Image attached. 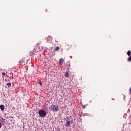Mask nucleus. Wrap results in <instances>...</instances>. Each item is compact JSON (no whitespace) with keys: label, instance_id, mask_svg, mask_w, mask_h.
<instances>
[{"label":"nucleus","instance_id":"nucleus-4","mask_svg":"<svg viewBox=\"0 0 131 131\" xmlns=\"http://www.w3.org/2000/svg\"><path fill=\"white\" fill-rule=\"evenodd\" d=\"M19 64H20V65H24L25 64V59L23 58L21 60H20Z\"/></svg>","mask_w":131,"mask_h":131},{"label":"nucleus","instance_id":"nucleus-10","mask_svg":"<svg viewBox=\"0 0 131 131\" xmlns=\"http://www.w3.org/2000/svg\"><path fill=\"white\" fill-rule=\"evenodd\" d=\"M43 83V81H41L39 82V84H40V86H42V84Z\"/></svg>","mask_w":131,"mask_h":131},{"label":"nucleus","instance_id":"nucleus-13","mask_svg":"<svg viewBox=\"0 0 131 131\" xmlns=\"http://www.w3.org/2000/svg\"><path fill=\"white\" fill-rule=\"evenodd\" d=\"M7 86H8L9 88H11V86H12V85L11 84V83H7Z\"/></svg>","mask_w":131,"mask_h":131},{"label":"nucleus","instance_id":"nucleus-17","mask_svg":"<svg viewBox=\"0 0 131 131\" xmlns=\"http://www.w3.org/2000/svg\"><path fill=\"white\" fill-rule=\"evenodd\" d=\"M2 123L0 122V129L2 128Z\"/></svg>","mask_w":131,"mask_h":131},{"label":"nucleus","instance_id":"nucleus-19","mask_svg":"<svg viewBox=\"0 0 131 131\" xmlns=\"http://www.w3.org/2000/svg\"><path fill=\"white\" fill-rule=\"evenodd\" d=\"M83 108H85V105H84V106H83Z\"/></svg>","mask_w":131,"mask_h":131},{"label":"nucleus","instance_id":"nucleus-20","mask_svg":"<svg viewBox=\"0 0 131 131\" xmlns=\"http://www.w3.org/2000/svg\"><path fill=\"white\" fill-rule=\"evenodd\" d=\"M10 78H11V79H12V78H13V77H11Z\"/></svg>","mask_w":131,"mask_h":131},{"label":"nucleus","instance_id":"nucleus-12","mask_svg":"<svg viewBox=\"0 0 131 131\" xmlns=\"http://www.w3.org/2000/svg\"><path fill=\"white\" fill-rule=\"evenodd\" d=\"M130 54H131L130 51H128L127 52V55H128V56H130Z\"/></svg>","mask_w":131,"mask_h":131},{"label":"nucleus","instance_id":"nucleus-2","mask_svg":"<svg viewBox=\"0 0 131 131\" xmlns=\"http://www.w3.org/2000/svg\"><path fill=\"white\" fill-rule=\"evenodd\" d=\"M51 109L53 111V112H57V111H59V106L58 105H52L51 106Z\"/></svg>","mask_w":131,"mask_h":131},{"label":"nucleus","instance_id":"nucleus-7","mask_svg":"<svg viewBox=\"0 0 131 131\" xmlns=\"http://www.w3.org/2000/svg\"><path fill=\"white\" fill-rule=\"evenodd\" d=\"M60 48L59 46L55 47L54 48V51L57 52V51H59V50H60Z\"/></svg>","mask_w":131,"mask_h":131},{"label":"nucleus","instance_id":"nucleus-3","mask_svg":"<svg viewBox=\"0 0 131 131\" xmlns=\"http://www.w3.org/2000/svg\"><path fill=\"white\" fill-rule=\"evenodd\" d=\"M47 41L48 42H52V40H53V38H52V37H51L50 36H48L47 38Z\"/></svg>","mask_w":131,"mask_h":131},{"label":"nucleus","instance_id":"nucleus-15","mask_svg":"<svg viewBox=\"0 0 131 131\" xmlns=\"http://www.w3.org/2000/svg\"><path fill=\"white\" fill-rule=\"evenodd\" d=\"M7 74H6V73L3 72L2 73V76H3V77H5V76Z\"/></svg>","mask_w":131,"mask_h":131},{"label":"nucleus","instance_id":"nucleus-8","mask_svg":"<svg viewBox=\"0 0 131 131\" xmlns=\"http://www.w3.org/2000/svg\"><path fill=\"white\" fill-rule=\"evenodd\" d=\"M63 63H64V59L60 58L59 59V64H60L61 65H63Z\"/></svg>","mask_w":131,"mask_h":131},{"label":"nucleus","instance_id":"nucleus-14","mask_svg":"<svg viewBox=\"0 0 131 131\" xmlns=\"http://www.w3.org/2000/svg\"><path fill=\"white\" fill-rule=\"evenodd\" d=\"M127 60H128V62H130V61H131V55L130 56H129Z\"/></svg>","mask_w":131,"mask_h":131},{"label":"nucleus","instance_id":"nucleus-9","mask_svg":"<svg viewBox=\"0 0 131 131\" xmlns=\"http://www.w3.org/2000/svg\"><path fill=\"white\" fill-rule=\"evenodd\" d=\"M2 123H3V124H5L6 123V120L4 118H2Z\"/></svg>","mask_w":131,"mask_h":131},{"label":"nucleus","instance_id":"nucleus-18","mask_svg":"<svg viewBox=\"0 0 131 131\" xmlns=\"http://www.w3.org/2000/svg\"><path fill=\"white\" fill-rule=\"evenodd\" d=\"M79 116H80V117H81V116H82V114H80Z\"/></svg>","mask_w":131,"mask_h":131},{"label":"nucleus","instance_id":"nucleus-16","mask_svg":"<svg viewBox=\"0 0 131 131\" xmlns=\"http://www.w3.org/2000/svg\"><path fill=\"white\" fill-rule=\"evenodd\" d=\"M129 91V93L131 95V87L130 88Z\"/></svg>","mask_w":131,"mask_h":131},{"label":"nucleus","instance_id":"nucleus-1","mask_svg":"<svg viewBox=\"0 0 131 131\" xmlns=\"http://www.w3.org/2000/svg\"><path fill=\"white\" fill-rule=\"evenodd\" d=\"M38 114L40 117H46L47 116V112L45 111L40 110L38 112Z\"/></svg>","mask_w":131,"mask_h":131},{"label":"nucleus","instance_id":"nucleus-6","mask_svg":"<svg viewBox=\"0 0 131 131\" xmlns=\"http://www.w3.org/2000/svg\"><path fill=\"white\" fill-rule=\"evenodd\" d=\"M69 121H67L66 123V126L68 127L70 125V119L69 120Z\"/></svg>","mask_w":131,"mask_h":131},{"label":"nucleus","instance_id":"nucleus-11","mask_svg":"<svg viewBox=\"0 0 131 131\" xmlns=\"http://www.w3.org/2000/svg\"><path fill=\"white\" fill-rule=\"evenodd\" d=\"M65 76L66 77H69V74L68 73V72L66 73Z\"/></svg>","mask_w":131,"mask_h":131},{"label":"nucleus","instance_id":"nucleus-5","mask_svg":"<svg viewBox=\"0 0 131 131\" xmlns=\"http://www.w3.org/2000/svg\"><path fill=\"white\" fill-rule=\"evenodd\" d=\"M5 108H6L5 105H0V109H1V111H4L5 110Z\"/></svg>","mask_w":131,"mask_h":131}]
</instances>
